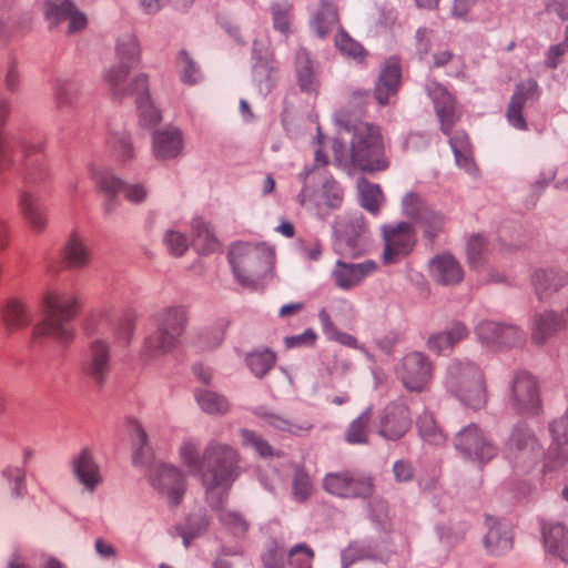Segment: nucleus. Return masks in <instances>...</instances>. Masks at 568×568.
<instances>
[{"label": "nucleus", "instance_id": "obj_1", "mask_svg": "<svg viewBox=\"0 0 568 568\" xmlns=\"http://www.w3.org/2000/svg\"><path fill=\"white\" fill-rule=\"evenodd\" d=\"M180 459L193 475H200L213 507H220L232 483L240 475V455L226 444L212 440L200 453V443L185 439L179 449Z\"/></svg>", "mask_w": 568, "mask_h": 568}, {"label": "nucleus", "instance_id": "obj_2", "mask_svg": "<svg viewBox=\"0 0 568 568\" xmlns=\"http://www.w3.org/2000/svg\"><path fill=\"white\" fill-rule=\"evenodd\" d=\"M119 65L112 67L104 75L111 93L119 99L134 95L138 110L144 125H154L160 119V112L149 100L148 78L138 74L129 82V70L139 62L140 47L134 36H126L116 44Z\"/></svg>", "mask_w": 568, "mask_h": 568}, {"label": "nucleus", "instance_id": "obj_3", "mask_svg": "<svg viewBox=\"0 0 568 568\" xmlns=\"http://www.w3.org/2000/svg\"><path fill=\"white\" fill-rule=\"evenodd\" d=\"M44 318L33 328V338H48L58 344L67 345L74 336L72 325L80 304L77 293L64 287L48 288L42 297Z\"/></svg>", "mask_w": 568, "mask_h": 568}, {"label": "nucleus", "instance_id": "obj_4", "mask_svg": "<svg viewBox=\"0 0 568 568\" xmlns=\"http://www.w3.org/2000/svg\"><path fill=\"white\" fill-rule=\"evenodd\" d=\"M9 103L0 100V126L4 124L9 115ZM20 149L22 155V165L26 170L39 172L45 175L47 173V159L44 154V142L41 138L33 139H19L8 136L0 132V172L8 171L13 165V152Z\"/></svg>", "mask_w": 568, "mask_h": 568}, {"label": "nucleus", "instance_id": "obj_5", "mask_svg": "<svg viewBox=\"0 0 568 568\" xmlns=\"http://www.w3.org/2000/svg\"><path fill=\"white\" fill-rule=\"evenodd\" d=\"M351 158L353 164L362 171L376 172L388 168L384 152V140L381 129L367 122L353 125Z\"/></svg>", "mask_w": 568, "mask_h": 568}, {"label": "nucleus", "instance_id": "obj_6", "mask_svg": "<svg viewBox=\"0 0 568 568\" xmlns=\"http://www.w3.org/2000/svg\"><path fill=\"white\" fill-rule=\"evenodd\" d=\"M156 331L145 338L144 352L149 357L165 354L180 342L187 322L186 310L182 306L166 307L154 316Z\"/></svg>", "mask_w": 568, "mask_h": 568}, {"label": "nucleus", "instance_id": "obj_7", "mask_svg": "<svg viewBox=\"0 0 568 568\" xmlns=\"http://www.w3.org/2000/svg\"><path fill=\"white\" fill-rule=\"evenodd\" d=\"M446 386L466 406L475 410L486 406L485 379L477 366L470 363H453L448 368Z\"/></svg>", "mask_w": 568, "mask_h": 568}, {"label": "nucleus", "instance_id": "obj_8", "mask_svg": "<svg viewBox=\"0 0 568 568\" xmlns=\"http://www.w3.org/2000/svg\"><path fill=\"white\" fill-rule=\"evenodd\" d=\"M427 91L439 118L440 129L444 134L449 136L453 151L458 153L465 152L466 149L470 148L467 134L464 131H457L453 135V128L459 119L455 99L446 88L435 81L427 84Z\"/></svg>", "mask_w": 568, "mask_h": 568}, {"label": "nucleus", "instance_id": "obj_9", "mask_svg": "<svg viewBox=\"0 0 568 568\" xmlns=\"http://www.w3.org/2000/svg\"><path fill=\"white\" fill-rule=\"evenodd\" d=\"M541 454L537 438L526 427L517 426L504 448L505 457L518 470L535 466Z\"/></svg>", "mask_w": 568, "mask_h": 568}, {"label": "nucleus", "instance_id": "obj_10", "mask_svg": "<svg viewBox=\"0 0 568 568\" xmlns=\"http://www.w3.org/2000/svg\"><path fill=\"white\" fill-rule=\"evenodd\" d=\"M323 488L342 498H368L374 491L372 478L354 470L327 474L323 479Z\"/></svg>", "mask_w": 568, "mask_h": 568}, {"label": "nucleus", "instance_id": "obj_11", "mask_svg": "<svg viewBox=\"0 0 568 568\" xmlns=\"http://www.w3.org/2000/svg\"><path fill=\"white\" fill-rule=\"evenodd\" d=\"M396 374L406 389L423 392L433 377V366L424 354L414 352L402 359Z\"/></svg>", "mask_w": 568, "mask_h": 568}, {"label": "nucleus", "instance_id": "obj_12", "mask_svg": "<svg viewBox=\"0 0 568 568\" xmlns=\"http://www.w3.org/2000/svg\"><path fill=\"white\" fill-rule=\"evenodd\" d=\"M91 174L99 191L108 197L105 203L108 211L114 209V199L118 194H124V197L132 203H140L146 196V191L141 184L128 185L106 171L92 170Z\"/></svg>", "mask_w": 568, "mask_h": 568}, {"label": "nucleus", "instance_id": "obj_13", "mask_svg": "<svg viewBox=\"0 0 568 568\" xmlns=\"http://www.w3.org/2000/svg\"><path fill=\"white\" fill-rule=\"evenodd\" d=\"M383 236L385 242L383 255L385 264L396 263L407 256L416 243L415 232L406 222L383 226Z\"/></svg>", "mask_w": 568, "mask_h": 568}, {"label": "nucleus", "instance_id": "obj_14", "mask_svg": "<svg viewBox=\"0 0 568 568\" xmlns=\"http://www.w3.org/2000/svg\"><path fill=\"white\" fill-rule=\"evenodd\" d=\"M151 485L172 505H179L185 493V478L179 468L168 464L155 465L150 475Z\"/></svg>", "mask_w": 568, "mask_h": 568}, {"label": "nucleus", "instance_id": "obj_15", "mask_svg": "<svg viewBox=\"0 0 568 568\" xmlns=\"http://www.w3.org/2000/svg\"><path fill=\"white\" fill-rule=\"evenodd\" d=\"M230 262L236 280L244 286L256 283L262 255L258 250L248 244H236L230 252Z\"/></svg>", "mask_w": 568, "mask_h": 568}, {"label": "nucleus", "instance_id": "obj_16", "mask_svg": "<svg viewBox=\"0 0 568 568\" xmlns=\"http://www.w3.org/2000/svg\"><path fill=\"white\" fill-rule=\"evenodd\" d=\"M511 405L519 414H537L540 408L538 385L527 372H519L511 386Z\"/></svg>", "mask_w": 568, "mask_h": 568}, {"label": "nucleus", "instance_id": "obj_17", "mask_svg": "<svg viewBox=\"0 0 568 568\" xmlns=\"http://www.w3.org/2000/svg\"><path fill=\"white\" fill-rule=\"evenodd\" d=\"M412 426L410 412L404 403L387 405L378 416V433L386 439L402 438Z\"/></svg>", "mask_w": 568, "mask_h": 568}, {"label": "nucleus", "instance_id": "obj_18", "mask_svg": "<svg viewBox=\"0 0 568 568\" xmlns=\"http://www.w3.org/2000/svg\"><path fill=\"white\" fill-rule=\"evenodd\" d=\"M456 447L469 458L481 463L489 462L497 455L496 446L475 425L464 428L457 435Z\"/></svg>", "mask_w": 568, "mask_h": 568}, {"label": "nucleus", "instance_id": "obj_19", "mask_svg": "<svg viewBox=\"0 0 568 568\" xmlns=\"http://www.w3.org/2000/svg\"><path fill=\"white\" fill-rule=\"evenodd\" d=\"M44 14L53 24L68 20L70 33L81 31L88 24L87 16L71 0H47Z\"/></svg>", "mask_w": 568, "mask_h": 568}, {"label": "nucleus", "instance_id": "obj_20", "mask_svg": "<svg viewBox=\"0 0 568 568\" xmlns=\"http://www.w3.org/2000/svg\"><path fill=\"white\" fill-rule=\"evenodd\" d=\"M550 432L554 440L544 464L545 473L561 468L568 460V453L564 448L568 443V410L565 416L551 423Z\"/></svg>", "mask_w": 568, "mask_h": 568}, {"label": "nucleus", "instance_id": "obj_21", "mask_svg": "<svg viewBox=\"0 0 568 568\" xmlns=\"http://www.w3.org/2000/svg\"><path fill=\"white\" fill-rule=\"evenodd\" d=\"M377 270V263L372 260L357 264L337 261L332 276L339 288L351 290L359 285L365 277L373 275Z\"/></svg>", "mask_w": 568, "mask_h": 568}, {"label": "nucleus", "instance_id": "obj_22", "mask_svg": "<svg viewBox=\"0 0 568 568\" xmlns=\"http://www.w3.org/2000/svg\"><path fill=\"white\" fill-rule=\"evenodd\" d=\"M538 97L539 88L535 80L530 79L517 85L507 110V119L514 128L519 130L527 129L526 120L523 116V109L528 101H535Z\"/></svg>", "mask_w": 568, "mask_h": 568}, {"label": "nucleus", "instance_id": "obj_23", "mask_svg": "<svg viewBox=\"0 0 568 568\" xmlns=\"http://www.w3.org/2000/svg\"><path fill=\"white\" fill-rule=\"evenodd\" d=\"M404 205L407 214L418 220L427 237L434 239L443 230V216L427 207H422V201L417 194L406 195Z\"/></svg>", "mask_w": 568, "mask_h": 568}, {"label": "nucleus", "instance_id": "obj_24", "mask_svg": "<svg viewBox=\"0 0 568 568\" xmlns=\"http://www.w3.org/2000/svg\"><path fill=\"white\" fill-rule=\"evenodd\" d=\"M83 371L93 382L101 384L110 371V348L103 341H94L88 351Z\"/></svg>", "mask_w": 568, "mask_h": 568}, {"label": "nucleus", "instance_id": "obj_25", "mask_svg": "<svg viewBox=\"0 0 568 568\" xmlns=\"http://www.w3.org/2000/svg\"><path fill=\"white\" fill-rule=\"evenodd\" d=\"M1 317L6 329L10 333L28 327L33 318L29 305L19 297H10L1 310Z\"/></svg>", "mask_w": 568, "mask_h": 568}, {"label": "nucleus", "instance_id": "obj_26", "mask_svg": "<svg viewBox=\"0 0 568 568\" xmlns=\"http://www.w3.org/2000/svg\"><path fill=\"white\" fill-rule=\"evenodd\" d=\"M479 338L486 344L514 346L520 341L521 334L515 326H501L493 321H484L477 327Z\"/></svg>", "mask_w": 568, "mask_h": 568}, {"label": "nucleus", "instance_id": "obj_27", "mask_svg": "<svg viewBox=\"0 0 568 568\" xmlns=\"http://www.w3.org/2000/svg\"><path fill=\"white\" fill-rule=\"evenodd\" d=\"M182 148V133L175 128L156 131L153 135V153L158 160L174 159L181 153Z\"/></svg>", "mask_w": 568, "mask_h": 568}, {"label": "nucleus", "instance_id": "obj_28", "mask_svg": "<svg viewBox=\"0 0 568 568\" xmlns=\"http://www.w3.org/2000/svg\"><path fill=\"white\" fill-rule=\"evenodd\" d=\"M400 65L396 59H389L383 68L375 89V97L379 104L386 105L399 88Z\"/></svg>", "mask_w": 568, "mask_h": 568}, {"label": "nucleus", "instance_id": "obj_29", "mask_svg": "<svg viewBox=\"0 0 568 568\" xmlns=\"http://www.w3.org/2000/svg\"><path fill=\"white\" fill-rule=\"evenodd\" d=\"M488 532L485 537V547L493 555H503L513 547V536L507 525L497 519L487 518Z\"/></svg>", "mask_w": 568, "mask_h": 568}, {"label": "nucleus", "instance_id": "obj_30", "mask_svg": "<svg viewBox=\"0 0 568 568\" xmlns=\"http://www.w3.org/2000/svg\"><path fill=\"white\" fill-rule=\"evenodd\" d=\"M429 270L435 280L445 285L459 283L464 276L462 266L450 254L434 257Z\"/></svg>", "mask_w": 568, "mask_h": 568}, {"label": "nucleus", "instance_id": "obj_31", "mask_svg": "<svg viewBox=\"0 0 568 568\" xmlns=\"http://www.w3.org/2000/svg\"><path fill=\"white\" fill-rule=\"evenodd\" d=\"M295 72L297 84L303 92L316 93L318 91L320 80L314 70L313 61L303 49L296 53Z\"/></svg>", "mask_w": 568, "mask_h": 568}, {"label": "nucleus", "instance_id": "obj_32", "mask_svg": "<svg viewBox=\"0 0 568 568\" xmlns=\"http://www.w3.org/2000/svg\"><path fill=\"white\" fill-rule=\"evenodd\" d=\"M73 470L80 483L91 491L94 490L102 480L99 466L95 464L91 453L87 449L82 450L74 459Z\"/></svg>", "mask_w": 568, "mask_h": 568}, {"label": "nucleus", "instance_id": "obj_33", "mask_svg": "<svg viewBox=\"0 0 568 568\" xmlns=\"http://www.w3.org/2000/svg\"><path fill=\"white\" fill-rule=\"evenodd\" d=\"M338 12L336 6L327 0H321L313 14L312 27L318 37L323 38L338 27Z\"/></svg>", "mask_w": 568, "mask_h": 568}, {"label": "nucleus", "instance_id": "obj_34", "mask_svg": "<svg viewBox=\"0 0 568 568\" xmlns=\"http://www.w3.org/2000/svg\"><path fill=\"white\" fill-rule=\"evenodd\" d=\"M545 546L549 552L568 562V530L561 524L544 526Z\"/></svg>", "mask_w": 568, "mask_h": 568}, {"label": "nucleus", "instance_id": "obj_35", "mask_svg": "<svg viewBox=\"0 0 568 568\" xmlns=\"http://www.w3.org/2000/svg\"><path fill=\"white\" fill-rule=\"evenodd\" d=\"M19 207L23 219L33 231L41 232L44 230L47 225L45 214L30 193L24 192L21 194Z\"/></svg>", "mask_w": 568, "mask_h": 568}, {"label": "nucleus", "instance_id": "obj_36", "mask_svg": "<svg viewBox=\"0 0 568 568\" xmlns=\"http://www.w3.org/2000/svg\"><path fill=\"white\" fill-rule=\"evenodd\" d=\"M466 335V327L463 324L457 323L450 331L430 336L428 339V347L437 354H444L445 352L450 351L455 344L465 338Z\"/></svg>", "mask_w": 568, "mask_h": 568}, {"label": "nucleus", "instance_id": "obj_37", "mask_svg": "<svg viewBox=\"0 0 568 568\" xmlns=\"http://www.w3.org/2000/svg\"><path fill=\"white\" fill-rule=\"evenodd\" d=\"M91 253L81 239L73 235L64 247V262L69 267L81 268L90 263Z\"/></svg>", "mask_w": 568, "mask_h": 568}, {"label": "nucleus", "instance_id": "obj_38", "mask_svg": "<svg viewBox=\"0 0 568 568\" xmlns=\"http://www.w3.org/2000/svg\"><path fill=\"white\" fill-rule=\"evenodd\" d=\"M357 187L362 206L374 215L378 214L384 202V194L379 185L373 184L365 179H361Z\"/></svg>", "mask_w": 568, "mask_h": 568}, {"label": "nucleus", "instance_id": "obj_39", "mask_svg": "<svg viewBox=\"0 0 568 568\" xmlns=\"http://www.w3.org/2000/svg\"><path fill=\"white\" fill-rule=\"evenodd\" d=\"M417 428L420 437L428 444L440 446L446 442V435L437 426L434 417L428 412L422 414L417 419Z\"/></svg>", "mask_w": 568, "mask_h": 568}, {"label": "nucleus", "instance_id": "obj_40", "mask_svg": "<svg viewBox=\"0 0 568 568\" xmlns=\"http://www.w3.org/2000/svg\"><path fill=\"white\" fill-rule=\"evenodd\" d=\"M371 422L372 412L371 409H367L351 423L345 433V439L349 444L367 443L368 436L371 434Z\"/></svg>", "mask_w": 568, "mask_h": 568}, {"label": "nucleus", "instance_id": "obj_41", "mask_svg": "<svg viewBox=\"0 0 568 568\" xmlns=\"http://www.w3.org/2000/svg\"><path fill=\"white\" fill-rule=\"evenodd\" d=\"M566 277L558 272L552 270L537 271L534 275V285L536 287V292L540 298L546 296L549 292L557 291L560 286L564 285Z\"/></svg>", "mask_w": 568, "mask_h": 568}, {"label": "nucleus", "instance_id": "obj_42", "mask_svg": "<svg viewBox=\"0 0 568 568\" xmlns=\"http://www.w3.org/2000/svg\"><path fill=\"white\" fill-rule=\"evenodd\" d=\"M252 373L257 377H263L276 363V355L271 349H262L251 353L246 358Z\"/></svg>", "mask_w": 568, "mask_h": 568}, {"label": "nucleus", "instance_id": "obj_43", "mask_svg": "<svg viewBox=\"0 0 568 568\" xmlns=\"http://www.w3.org/2000/svg\"><path fill=\"white\" fill-rule=\"evenodd\" d=\"M106 145L115 159L122 163L128 162L134 156L133 146L124 132L110 133L106 139Z\"/></svg>", "mask_w": 568, "mask_h": 568}, {"label": "nucleus", "instance_id": "obj_44", "mask_svg": "<svg viewBox=\"0 0 568 568\" xmlns=\"http://www.w3.org/2000/svg\"><path fill=\"white\" fill-rule=\"evenodd\" d=\"M562 320L551 312L540 314L535 320L532 338L536 343H542L545 338L562 326Z\"/></svg>", "mask_w": 568, "mask_h": 568}, {"label": "nucleus", "instance_id": "obj_45", "mask_svg": "<svg viewBox=\"0 0 568 568\" xmlns=\"http://www.w3.org/2000/svg\"><path fill=\"white\" fill-rule=\"evenodd\" d=\"M192 229L194 232L193 246L201 254H207L216 248L215 237L203 221L195 220Z\"/></svg>", "mask_w": 568, "mask_h": 568}, {"label": "nucleus", "instance_id": "obj_46", "mask_svg": "<svg viewBox=\"0 0 568 568\" xmlns=\"http://www.w3.org/2000/svg\"><path fill=\"white\" fill-rule=\"evenodd\" d=\"M320 321L323 325L324 333L328 336V338L338 342L339 344L351 347V348H357L358 342L357 339L348 334L341 332L331 320V316L325 310H322L320 312Z\"/></svg>", "mask_w": 568, "mask_h": 568}, {"label": "nucleus", "instance_id": "obj_47", "mask_svg": "<svg viewBox=\"0 0 568 568\" xmlns=\"http://www.w3.org/2000/svg\"><path fill=\"white\" fill-rule=\"evenodd\" d=\"M196 400L201 408L209 414H224L229 410L227 400L211 390H203L196 395Z\"/></svg>", "mask_w": 568, "mask_h": 568}, {"label": "nucleus", "instance_id": "obj_48", "mask_svg": "<svg viewBox=\"0 0 568 568\" xmlns=\"http://www.w3.org/2000/svg\"><path fill=\"white\" fill-rule=\"evenodd\" d=\"M273 26L283 34H288L292 27V4L288 2H276L271 7Z\"/></svg>", "mask_w": 568, "mask_h": 568}, {"label": "nucleus", "instance_id": "obj_49", "mask_svg": "<svg viewBox=\"0 0 568 568\" xmlns=\"http://www.w3.org/2000/svg\"><path fill=\"white\" fill-rule=\"evenodd\" d=\"M335 44L343 54L348 55L358 62H363L367 54L364 48L348 37L344 31H339L336 34Z\"/></svg>", "mask_w": 568, "mask_h": 568}, {"label": "nucleus", "instance_id": "obj_50", "mask_svg": "<svg viewBox=\"0 0 568 568\" xmlns=\"http://www.w3.org/2000/svg\"><path fill=\"white\" fill-rule=\"evenodd\" d=\"M219 518L223 526L235 536H243L248 529L247 521L237 513L222 509Z\"/></svg>", "mask_w": 568, "mask_h": 568}, {"label": "nucleus", "instance_id": "obj_51", "mask_svg": "<svg viewBox=\"0 0 568 568\" xmlns=\"http://www.w3.org/2000/svg\"><path fill=\"white\" fill-rule=\"evenodd\" d=\"M314 551L305 544L294 546L288 552L290 565L294 568H312Z\"/></svg>", "mask_w": 568, "mask_h": 568}, {"label": "nucleus", "instance_id": "obj_52", "mask_svg": "<svg viewBox=\"0 0 568 568\" xmlns=\"http://www.w3.org/2000/svg\"><path fill=\"white\" fill-rule=\"evenodd\" d=\"M488 245L480 235H473L469 239L467 255L470 266L477 267L486 257Z\"/></svg>", "mask_w": 568, "mask_h": 568}, {"label": "nucleus", "instance_id": "obj_53", "mask_svg": "<svg viewBox=\"0 0 568 568\" xmlns=\"http://www.w3.org/2000/svg\"><path fill=\"white\" fill-rule=\"evenodd\" d=\"M178 67L181 70V78L184 83L194 84L199 81L200 71L185 51L180 52L178 57Z\"/></svg>", "mask_w": 568, "mask_h": 568}, {"label": "nucleus", "instance_id": "obj_54", "mask_svg": "<svg viewBox=\"0 0 568 568\" xmlns=\"http://www.w3.org/2000/svg\"><path fill=\"white\" fill-rule=\"evenodd\" d=\"M134 445L138 446L134 453L135 463L144 464L151 457V452L146 442V434L139 424L132 425Z\"/></svg>", "mask_w": 568, "mask_h": 568}, {"label": "nucleus", "instance_id": "obj_55", "mask_svg": "<svg viewBox=\"0 0 568 568\" xmlns=\"http://www.w3.org/2000/svg\"><path fill=\"white\" fill-rule=\"evenodd\" d=\"M3 476L12 485V495L20 498L26 495V473L20 467H8L3 470Z\"/></svg>", "mask_w": 568, "mask_h": 568}, {"label": "nucleus", "instance_id": "obj_56", "mask_svg": "<svg viewBox=\"0 0 568 568\" xmlns=\"http://www.w3.org/2000/svg\"><path fill=\"white\" fill-rule=\"evenodd\" d=\"M241 437L244 446L253 447L262 457L273 456L272 447L255 433L243 429Z\"/></svg>", "mask_w": 568, "mask_h": 568}, {"label": "nucleus", "instance_id": "obj_57", "mask_svg": "<svg viewBox=\"0 0 568 568\" xmlns=\"http://www.w3.org/2000/svg\"><path fill=\"white\" fill-rule=\"evenodd\" d=\"M312 490H313V486H312L310 476L305 471L298 469L295 473V477H294V481H293L294 496L298 500H305L311 496Z\"/></svg>", "mask_w": 568, "mask_h": 568}, {"label": "nucleus", "instance_id": "obj_58", "mask_svg": "<svg viewBox=\"0 0 568 568\" xmlns=\"http://www.w3.org/2000/svg\"><path fill=\"white\" fill-rule=\"evenodd\" d=\"M324 203L331 207L336 209L342 204L343 191L337 182L327 181L323 186Z\"/></svg>", "mask_w": 568, "mask_h": 568}, {"label": "nucleus", "instance_id": "obj_59", "mask_svg": "<svg viewBox=\"0 0 568 568\" xmlns=\"http://www.w3.org/2000/svg\"><path fill=\"white\" fill-rule=\"evenodd\" d=\"M165 242L171 254L175 256L183 255L189 246L185 236L174 231L168 233Z\"/></svg>", "mask_w": 568, "mask_h": 568}, {"label": "nucleus", "instance_id": "obj_60", "mask_svg": "<svg viewBox=\"0 0 568 568\" xmlns=\"http://www.w3.org/2000/svg\"><path fill=\"white\" fill-rule=\"evenodd\" d=\"M78 90L72 82H64L59 85L55 97L59 105L71 104L75 98Z\"/></svg>", "mask_w": 568, "mask_h": 568}, {"label": "nucleus", "instance_id": "obj_61", "mask_svg": "<svg viewBox=\"0 0 568 568\" xmlns=\"http://www.w3.org/2000/svg\"><path fill=\"white\" fill-rule=\"evenodd\" d=\"M316 341V334L312 329H306L303 334L295 336H287L285 345L287 348H293L304 345H313Z\"/></svg>", "mask_w": 568, "mask_h": 568}, {"label": "nucleus", "instance_id": "obj_62", "mask_svg": "<svg viewBox=\"0 0 568 568\" xmlns=\"http://www.w3.org/2000/svg\"><path fill=\"white\" fill-rule=\"evenodd\" d=\"M135 326V320L133 315H128L119 325L116 337L123 342L129 343L131 339Z\"/></svg>", "mask_w": 568, "mask_h": 568}, {"label": "nucleus", "instance_id": "obj_63", "mask_svg": "<svg viewBox=\"0 0 568 568\" xmlns=\"http://www.w3.org/2000/svg\"><path fill=\"white\" fill-rule=\"evenodd\" d=\"M566 50L567 48L565 44H556L550 47L545 61L546 65L550 69H556L560 64Z\"/></svg>", "mask_w": 568, "mask_h": 568}, {"label": "nucleus", "instance_id": "obj_64", "mask_svg": "<svg viewBox=\"0 0 568 568\" xmlns=\"http://www.w3.org/2000/svg\"><path fill=\"white\" fill-rule=\"evenodd\" d=\"M270 424L274 426L275 428H278L281 430H287L295 435H301L302 433H306L311 429V426L307 427H301V426H294L291 425L287 420L277 417V416H271L270 417Z\"/></svg>", "mask_w": 568, "mask_h": 568}]
</instances>
